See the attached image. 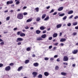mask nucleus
<instances>
[{"instance_id":"nucleus-1","label":"nucleus","mask_w":78,"mask_h":78,"mask_svg":"<svg viewBox=\"0 0 78 78\" xmlns=\"http://www.w3.org/2000/svg\"><path fill=\"white\" fill-rule=\"evenodd\" d=\"M18 19H23V14L22 13L19 14L17 16Z\"/></svg>"},{"instance_id":"nucleus-2","label":"nucleus","mask_w":78,"mask_h":78,"mask_svg":"<svg viewBox=\"0 0 78 78\" xmlns=\"http://www.w3.org/2000/svg\"><path fill=\"white\" fill-rule=\"evenodd\" d=\"M63 61H69V58L67 56H64L63 57Z\"/></svg>"},{"instance_id":"nucleus-3","label":"nucleus","mask_w":78,"mask_h":78,"mask_svg":"<svg viewBox=\"0 0 78 78\" xmlns=\"http://www.w3.org/2000/svg\"><path fill=\"white\" fill-rule=\"evenodd\" d=\"M10 69L11 67L9 66L6 67L5 69V70H6V71H9V70H10Z\"/></svg>"},{"instance_id":"nucleus-4","label":"nucleus","mask_w":78,"mask_h":78,"mask_svg":"<svg viewBox=\"0 0 78 78\" xmlns=\"http://www.w3.org/2000/svg\"><path fill=\"white\" fill-rule=\"evenodd\" d=\"M23 41V39L22 38H18L16 42H19V41Z\"/></svg>"},{"instance_id":"nucleus-5","label":"nucleus","mask_w":78,"mask_h":78,"mask_svg":"<svg viewBox=\"0 0 78 78\" xmlns=\"http://www.w3.org/2000/svg\"><path fill=\"white\" fill-rule=\"evenodd\" d=\"M32 75L34 76V77H36L37 75V73L35 72H33L32 73Z\"/></svg>"},{"instance_id":"nucleus-6","label":"nucleus","mask_w":78,"mask_h":78,"mask_svg":"<svg viewBox=\"0 0 78 78\" xmlns=\"http://www.w3.org/2000/svg\"><path fill=\"white\" fill-rule=\"evenodd\" d=\"M62 26V24H58L56 26V28L57 29H58V28H61Z\"/></svg>"},{"instance_id":"nucleus-7","label":"nucleus","mask_w":78,"mask_h":78,"mask_svg":"<svg viewBox=\"0 0 78 78\" xmlns=\"http://www.w3.org/2000/svg\"><path fill=\"white\" fill-rule=\"evenodd\" d=\"M41 37L43 38V39H45V38L47 37V35L46 34H44L41 36Z\"/></svg>"},{"instance_id":"nucleus-8","label":"nucleus","mask_w":78,"mask_h":78,"mask_svg":"<svg viewBox=\"0 0 78 78\" xmlns=\"http://www.w3.org/2000/svg\"><path fill=\"white\" fill-rule=\"evenodd\" d=\"M6 3L7 5H9V4H12V3H13V1H7Z\"/></svg>"},{"instance_id":"nucleus-9","label":"nucleus","mask_w":78,"mask_h":78,"mask_svg":"<svg viewBox=\"0 0 78 78\" xmlns=\"http://www.w3.org/2000/svg\"><path fill=\"white\" fill-rule=\"evenodd\" d=\"M63 8V7H61L58 9V11H62Z\"/></svg>"},{"instance_id":"nucleus-10","label":"nucleus","mask_w":78,"mask_h":78,"mask_svg":"<svg viewBox=\"0 0 78 78\" xmlns=\"http://www.w3.org/2000/svg\"><path fill=\"white\" fill-rule=\"evenodd\" d=\"M77 53H78V50L76 49L74 50L73 51V54H76Z\"/></svg>"},{"instance_id":"nucleus-11","label":"nucleus","mask_w":78,"mask_h":78,"mask_svg":"<svg viewBox=\"0 0 78 78\" xmlns=\"http://www.w3.org/2000/svg\"><path fill=\"white\" fill-rule=\"evenodd\" d=\"M41 17H37L36 18V20L37 22H39L41 20Z\"/></svg>"},{"instance_id":"nucleus-12","label":"nucleus","mask_w":78,"mask_h":78,"mask_svg":"<svg viewBox=\"0 0 78 78\" xmlns=\"http://www.w3.org/2000/svg\"><path fill=\"white\" fill-rule=\"evenodd\" d=\"M22 69H23V66H20L18 68V69H17V70L19 72L20 71V70H22Z\"/></svg>"},{"instance_id":"nucleus-13","label":"nucleus","mask_w":78,"mask_h":78,"mask_svg":"<svg viewBox=\"0 0 78 78\" xmlns=\"http://www.w3.org/2000/svg\"><path fill=\"white\" fill-rule=\"evenodd\" d=\"M44 75L45 76H47L49 75V73L47 72H45L44 73Z\"/></svg>"},{"instance_id":"nucleus-14","label":"nucleus","mask_w":78,"mask_h":78,"mask_svg":"<svg viewBox=\"0 0 78 78\" xmlns=\"http://www.w3.org/2000/svg\"><path fill=\"white\" fill-rule=\"evenodd\" d=\"M34 67H37L39 66V63H35L34 64Z\"/></svg>"},{"instance_id":"nucleus-15","label":"nucleus","mask_w":78,"mask_h":78,"mask_svg":"<svg viewBox=\"0 0 78 78\" xmlns=\"http://www.w3.org/2000/svg\"><path fill=\"white\" fill-rule=\"evenodd\" d=\"M40 29L41 30H44L45 29V27L43 26H41L40 27Z\"/></svg>"},{"instance_id":"nucleus-16","label":"nucleus","mask_w":78,"mask_h":78,"mask_svg":"<svg viewBox=\"0 0 78 78\" xmlns=\"http://www.w3.org/2000/svg\"><path fill=\"white\" fill-rule=\"evenodd\" d=\"M66 41V39L61 38L60 40V42H65Z\"/></svg>"},{"instance_id":"nucleus-17","label":"nucleus","mask_w":78,"mask_h":78,"mask_svg":"<svg viewBox=\"0 0 78 78\" xmlns=\"http://www.w3.org/2000/svg\"><path fill=\"white\" fill-rule=\"evenodd\" d=\"M32 20H33L32 18L29 19L27 20V22H31V21H32Z\"/></svg>"},{"instance_id":"nucleus-18","label":"nucleus","mask_w":78,"mask_h":78,"mask_svg":"<svg viewBox=\"0 0 78 78\" xmlns=\"http://www.w3.org/2000/svg\"><path fill=\"white\" fill-rule=\"evenodd\" d=\"M20 36L21 37H23V36H25V34L23 33H21L20 34Z\"/></svg>"},{"instance_id":"nucleus-19","label":"nucleus","mask_w":78,"mask_h":78,"mask_svg":"<svg viewBox=\"0 0 78 78\" xmlns=\"http://www.w3.org/2000/svg\"><path fill=\"white\" fill-rule=\"evenodd\" d=\"M57 36H58V34H57V33H54L53 34V37H57Z\"/></svg>"},{"instance_id":"nucleus-20","label":"nucleus","mask_w":78,"mask_h":78,"mask_svg":"<svg viewBox=\"0 0 78 78\" xmlns=\"http://www.w3.org/2000/svg\"><path fill=\"white\" fill-rule=\"evenodd\" d=\"M73 12L72 10H71L68 12V14H72Z\"/></svg>"},{"instance_id":"nucleus-21","label":"nucleus","mask_w":78,"mask_h":78,"mask_svg":"<svg viewBox=\"0 0 78 78\" xmlns=\"http://www.w3.org/2000/svg\"><path fill=\"white\" fill-rule=\"evenodd\" d=\"M49 19V16H47L44 19V20L45 21H47V20H48Z\"/></svg>"},{"instance_id":"nucleus-22","label":"nucleus","mask_w":78,"mask_h":78,"mask_svg":"<svg viewBox=\"0 0 78 78\" xmlns=\"http://www.w3.org/2000/svg\"><path fill=\"white\" fill-rule=\"evenodd\" d=\"M78 24V23L77 22H74L73 23V25L74 26H75V25H76Z\"/></svg>"},{"instance_id":"nucleus-23","label":"nucleus","mask_w":78,"mask_h":78,"mask_svg":"<svg viewBox=\"0 0 78 78\" xmlns=\"http://www.w3.org/2000/svg\"><path fill=\"white\" fill-rule=\"evenodd\" d=\"M37 41H41L42 40V39L41 37H38L37 38Z\"/></svg>"},{"instance_id":"nucleus-24","label":"nucleus","mask_w":78,"mask_h":78,"mask_svg":"<svg viewBox=\"0 0 78 78\" xmlns=\"http://www.w3.org/2000/svg\"><path fill=\"white\" fill-rule=\"evenodd\" d=\"M45 17H46V14H44L42 16V18L43 19H44V18H45Z\"/></svg>"},{"instance_id":"nucleus-25","label":"nucleus","mask_w":78,"mask_h":78,"mask_svg":"<svg viewBox=\"0 0 78 78\" xmlns=\"http://www.w3.org/2000/svg\"><path fill=\"white\" fill-rule=\"evenodd\" d=\"M61 75H63L64 76H66V74H67V73H64V72H62L61 73Z\"/></svg>"},{"instance_id":"nucleus-26","label":"nucleus","mask_w":78,"mask_h":78,"mask_svg":"<svg viewBox=\"0 0 78 78\" xmlns=\"http://www.w3.org/2000/svg\"><path fill=\"white\" fill-rule=\"evenodd\" d=\"M36 33L37 34H39L41 33V31L39 30H37L36 31Z\"/></svg>"},{"instance_id":"nucleus-27","label":"nucleus","mask_w":78,"mask_h":78,"mask_svg":"<svg viewBox=\"0 0 78 78\" xmlns=\"http://www.w3.org/2000/svg\"><path fill=\"white\" fill-rule=\"evenodd\" d=\"M65 15V14L64 13H61L59 15V16L60 17H62V16H64Z\"/></svg>"},{"instance_id":"nucleus-28","label":"nucleus","mask_w":78,"mask_h":78,"mask_svg":"<svg viewBox=\"0 0 78 78\" xmlns=\"http://www.w3.org/2000/svg\"><path fill=\"white\" fill-rule=\"evenodd\" d=\"M38 78H42V75L39 74L38 76Z\"/></svg>"},{"instance_id":"nucleus-29","label":"nucleus","mask_w":78,"mask_h":78,"mask_svg":"<svg viewBox=\"0 0 78 78\" xmlns=\"http://www.w3.org/2000/svg\"><path fill=\"white\" fill-rule=\"evenodd\" d=\"M29 62L30 61L29 60H25V64H28V62Z\"/></svg>"},{"instance_id":"nucleus-30","label":"nucleus","mask_w":78,"mask_h":78,"mask_svg":"<svg viewBox=\"0 0 78 78\" xmlns=\"http://www.w3.org/2000/svg\"><path fill=\"white\" fill-rule=\"evenodd\" d=\"M10 19V17L8 16L6 18V20H9Z\"/></svg>"},{"instance_id":"nucleus-31","label":"nucleus","mask_w":78,"mask_h":78,"mask_svg":"<svg viewBox=\"0 0 78 78\" xmlns=\"http://www.w3.org/2000/svg\"><path fill=\"white\" fill-rule=\"evenodd\" d=\"M55 69V70H58V69H59V67H58V66H56Z\"/></svg>"},{"instance_id":"nucleus-32","label":"nucleus","mask_w":78,"mask_h":78,"mask_svg":"<svg viewBox=\"0 0 78 78\" xmlns=\"http://www.w3.org/2000/svg\"><path fill=\"white\" fill-rule=\"evenodd\" d=\"M35 9L36 10V12H38L39 11V8L38 7L36 8Z\"/></svg>"},{"instance_id":"nucleus-33","label":"nucleus","mask_w":78,"mask_h":78,"mask_svg":"<svg viewBox=\"0 0 78 78\" xmlns=\"http://www.w3.org/2000/svg\"><path fill=\"white\" fill-rule=\"evenodd\" d=\"M67 19V16H65L62 19L63 20H66Z\"/></svg>"},{"instance_id":"nucleus-34","label":"nucleus","mask_w":78,"mask_h":78,"mask_svg":"<svg viewBox=\"0 0 78 78\" xmlns=\"http://www.w3.org/2000/svg\"><path fill=\"white\" fill-rule=\"evenodd\" d=\"M30 50H31V49L29 47L27 48V51H30Z\"/></svg>"},{"instance_id":"nucleus-35","label":"nucleus","mask_w":78,"mask_h":78,"mask_svg":"<svg viewBox=\"0 0 78 78\" xmlns=\"http://www.w3.org/2000/svg\"><path fill=\"white\" fill-rule=\"evenodd\" d=\"M67 25L68 27H70L71 26V23H69L68 24H67Z\"/></svg>"},{"instance_id":"nucleus-36","label":"nucleus","mask_w":78,"mask_h":78,"mask_svg":"<svg viewBox=\"0 0 78 78\" xmlns=\"http://www.w3.org/2000/svg\"><path fill=\"white\" fill-rule=\"evenodd\" d=\"M73 15H71V16H69V19H72V18H73Z\"/></svg>"},{"instance_id":"nucleus-37","label":"nucleus","mask_w":78,"mask_h":78,"mask_svg":"<svg viewBox=\"0 0 78 78\" xmlns=\"http://www.w3.org/2000/svg\"><path fill=\"white\" fill-rule=\"evenodd\" d=\"M20 3V2L19 1H17L16 3V5H19V4Z\"/></svg>"},{"instance_id":"nucleus-38","label":"nucleus","mask_w":78,"mask_h":78,"mask_svg":"<svg viewBox=\"0 0 78 78\" xmlns=\"http://www.w3.org/2000/svg\"><path fill=\"white\" fill-rule=\"evenodd\" d=\"M28 14V13L27 12H25L23 13L24 16H26V15H27Z\"/></svg>"},{"instance_id":"nucleus-39","label":"nucleus","mask_w":78,"mask_h":78,"mask_svg":"<svg viewBox=\"0 0 78 78\" xmlns=\"http://www.w3.org/2000/svg\"><path fill=\"white\" fill-rule=\"evenodd\" d=\"M76 34H77L76 32H74L73 34L74 36H76Z\"/></svg>"},{"instance_id":"nucleus-40","label":"nucleus","mask_w":78,"mask_h":78,"mask_svg":"<svg viewBox=\"0 0 78 78\" xmlns=\"http://www.w3.org/2000/svg\"><path fill=\"white\" fill-rule=\"evenodd\" d=\"M54 12V10L53 9H52L51 10V11L49 13H51L52 12Z\"/></svg>"},{"instance_id":"nucleus-41","label":"nucleus","mask_w":78,"mask_h":78,"mask_svg":"<svg viewBox=\"0 0 78 78\" xmlns=\"http://www.w3.org/2000/svg\"><path fill=\"white\" fill-rule=\"evenodd\" d=\"M44 60H45L46 61L48 60L49 59L47 57H46L44 58Z\"/></svg>"},{"instance_id":"nucleus-42","label":"nucleus","mask_w":78,"mask_h":78,"mask_svg":"<svg viewBox=\"0 0 78 78\" xmlns=\"http://www.w3.org/2000/svg\"><path fill=\"white\" fill-rule=\"evenodd\" d=\"M27 6H24L23 7V9H27Z\"/></svg>"},{"instance_id":"nucleus-43","label":"nucleus","mask_w":78,"mask_h":78,"mask_svg":"<svg viewBox=\"0 0 78 78\" xmlns=\"http://www.w3.org/2000/svg\"><path fill=\"white\" fill-rule=\"evenodd\" d=\"M63 64H64V65H66V66H67V65H68V63L66 62H64L63 63Z\"/></svg>"},{"instance_id":"nucleus-44","label":"nucleus","mask_w":78,"mask_h":78,"mask_svg":"<svg viewBox=\"0 0 78 78\" xmlns=\"http://www.w3.org/2000/svg\"><path fill=\"white\" fill-rule=\"evenodd\" d=\"M48 39L50 41L51 40V39H52V37H49Z\"/></svg>"},{"instance_id":"nucleus-45","label":"nucleus","mask_w":78,"mask_h":78,"mask_svg":"<svg viewBox=\"0 0 78 78\" xmlns=\"http://www.w3.org/2000/svg\"><path fill=\"white\" fill-rule=\"evenodd\" d=\"M25 29H28V28H29V27L27 26H25Z\"/></svg>"},{"instance_id":"nucleus-46","label":"nucleus","mask_w":78,"mask_h":78,"mask_svg":"<svg viewBox=\"0 0 78 78\" xmlns=\"http://www.w3.org/2000/svg\"><path fill=\"white\" fill-rule=\"evenodd\" d=\"M22 44V43L21 42H19L17 43V45H21V44Z\"/></svg>"},{"instance_id":"nucleus-47","label":"nucleus","mask_w":78,"mask_h":78,"mask_svg":"<svg viewBox=\"0 0 78 78\" xmlns=\"http://www.w3.org/2000/svg\"><path fill=\"white\" fill-rule=\"evenodd\" d=\"M52 47H53L52 46H50L49 47V49H51V48Z\"/></svg>"},{"instance_id":"nucleus-48","label":"nucleus","mask_w":78,"mask_h":78,"mask_svg":"<svg viewBox=\"0 0 78 78\" xmlns=\"http://www.w3.org/2000/svg\"><path fill=\"white\" fill-rule=\"evenodd\" d=\"M56 61L57 62H59V61H60V59L59 58H58Z\"/></svg>"},{"instance_id":"nucleus-49","label":"nucleus","mask_w":78,"mask_h":78,"mask_svg":"<svg viewBox=\"0 0 78 78\" xmlns=\"http://www.w3.org/2000/svg\"><path fill=\"white\" fill-rule=\"evenodd\" d=\"M0 45H3L4 44V42H2L0 43Z\"/></svg>"},{"instance_id":"nucleus-50","label":"nucleus","mask_w":78,"mask_h":78,"mask_svg":"<svg viewBox=\"0 0 78 78\" xmlns=\"http://www.w3.org/2000/svg\"><path fill=\"white\" fill-rule=\"evenodd\" d=\"M78 18V16H76V17H74L75 19H77Z\"/></svg>"},{"instance_id":"nucleus-51","label":"nucleus","mask_w":78,"mask_h":78,"mask_svg":"<svg viewBox=\"0 0 78 78\" xmlns=\"http://www.w3.org/2000/svg\"><path fill=\"white\" fill-rule=\"evenodd\" d=\"M57 14V12H55L53 14V15H56Z\"/></svg>"},{"instance_id":"nucleus-52","label":"nucleus","mask_w":78,"mask_h":78,"mask_svg":"<svg viewBox=\"0 0 78 78\" xmlns=\"http://www.w3.org/2000/svg\"><path fill=\"white\" fill-rule=\"evenodd\" d=\"M3 66V64H2V63L0 64V67H2V66Z\"/></svg>"},{"instance_id":"nucleus-53","label":"nucleus","mask_w":78,"mask_h":78,"mask_svg":"<svg viewBox=\"0 0 78 78\" xmlns=\"http://www.w3.org/2000/svg\"><path fill=\"white\" fill-rule=\"evenodd\" d=\"M50 61H53V60H54V58H50Z\"/></svg>"},{"instance_id":"nucleus-54","label":"nucleus","mask_w":78,"mask_h":78,"mask_svg":"<svg viewBox=\"0 0 78 78\" xmlns=\"http://www.w3.org/2000/svg\"><path fill=\"white\" fill-rule=\"evenodd\" d=\"M10 66H13L14 65V63H12L10 64Z\"/></svg>"},{"instance_id":"nucleus-55","label":"nucleus","mask_w":78,"mask_h":78,"mask_svg":"<svg viewBox=\"0 0 78 78\" xmlns=\"http://www.w3.org/2000/svg\"><path fill=\"white\" fill-rule=\"evenodd\" d=\"M58 43H55L54 45H58Z\"/></svg>"},{"instance_id":"nucleus-56","label":"nucleus","mask_w":78,"mask_h":78,"mask_svg":"<svg viewBox=\"0 0 78 78\" xmlns=\"http://www.w3.org/2000/svg\"><path fill=\"white\" fill-rule=\"evenodd\" d=\"M45 33H46V30H44L43 31V32H42V33L43 34Z\"/></svg>"},{"instance_id":"nucleus-57","label":"nucleus","mask_w":78,"mask_h":78,"mask_svg":"<svg viewBox=\"0 0 78 78\" xmlns=\"http://www.w3.org/2000/svg\"><path fill=\"white\" fill-rule=\"evenodd\" d=\"M54 58H58V55H55V56H54Z\"/></svg>"},{"instance_id":"nucleus-58","label":"nucleus","mask_w":78,"mask_h":78,"mask_svg":"<svg viewBox=\"0 0 78 78\" xmlns=\"http://www.w3.org/2000/svg\"><path fill=\"white\" fill-rule=\"evenodd\" d=\"M75 29L76 30H78V26H77L75 27Z\"/></svg>"},{"instance_id":"nucleus-59","label":"nucleus","mask_w":78,"mask_h":78,"mask_svg":"<svg viewBox=\"0 0 78 78\" xmlns=\"http://www.w3.org/2000/svg\"><path fill=\"white\" fill-rule=\"evenodd\" d=\"M62 34L61 32L60 33L59 36H62Z\"/></svg>"},{"instance_id":"nucleus-60","label":"nucleus","mask_w":78,"mask_h":78,"mask_svg":"<svg viewBox=\"0 0 78 78\" xmlns=\"http://www.w3.org/2000/svg\"><path fill=\"white\" fill-rule=\"evenodd\" d=\"M34 29V28L33 27H31L30 28V29L31 30H33Z\"/></svg>"},{"instance_id":"nucleus-61","label":"nucleus","mask_w":78,"mask_h":78,"mask_svg":"<svg viewBox=\"0 0 78 78\" xmlns=\"http://www.w3.org/2000/svg\"><path fill=\"white\" fill-rule=\"evenodd\" d=\"M13 11H14V10H10V12L12 13V12H13Z\"/></svg>"},{"instance_id":"nucleus-62","label":"nucleus","mask_w":78,"mask_h":78,"mask_svg":"<svg viewBox=\"0 0 78 78\" xmlns=\"http://www.w3.org/2000/svg\"><path fill=\"white\" fill-rule=\"evenodd\" d=\"M76 65V64H73L72 65L73 67H75V66Z\"/></svg>"},{"instance_id":"nucleus-63","label":"nucleus","mask_w":78,"mask_h":78,"mask_svg":"<svg viewBox=\"0 0 78 78\" xmlns=\"http://www.w3.org/2000/svg\"><path fill=\"white\" fill-rule=\"evenodd\" d=\"M20 32H18L17 33V34L18 35H20Z\"/></svg>"},{"instance_id":"nucleus-64","label":"nucleus","mask_w":78,"mask_h":78,"mask_svg":"<svg viewBox=\"0 0 78 78\" xmlns=\"http://www.w3.org/2000/svg\"><path fill=\"white\" fill-rule=\"evenodd\" d=\"M56 48H57L56 47H54L53 48L54 50H56Z\"/></svg>"}]
</instances>
